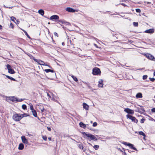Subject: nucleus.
Here are the masks:
<instances>
[{"label": "nucleus", "mask_w": 155, "mask_h": 155, "mask_svg": "<svg viewBox=\"0 0 155 155\" xmlns=\"http://www.w3.org/2000/svg\"><path fill=\"white\" fill-rule=\"evenodd\" d=\"M121 5H122L124 6H126V5H125V4H124V3H122L121 4Z\"/></svg>", "instance_id": "54"}, {"label": "nucleus", "mask_w": 155, "mask_h": 155, "mask_svg": "<svg viewBox=\"0 0 155 155\" xmlns=\"http://www.w3.org/2000/svg\"><path fill=\"white\" fill-rule=\"evenodd\" d=\"M119 150H120V151H121V152H123L122 150L120 148H119Z\"/></svg>", "instance_id": "63"}, {"label": "nucleus", "mask_w": 155, "mask_h": 155, "mask_svg": "<svg viewBox=\"0 0 155 155\" xmlns=\"http://www.w3.org/2000/svg\"><path fill=\"white\" fill-rule=\"evenodd\" d=\"M48 66L49 67V68H52V67L50 66H49L48 65V66Z\"/></svg>", "instance_id": "56"}, {"label": "nucleus", "mask_w": 155, "mask_h": 155, "mask_svg": "<svg viewBox=\"0 0 155 155\" xmlns=\"http://www.w3.org/2000/svg\"><path fill=\"white\" fill-rule=\"evenodd\" d=\"M38 13L41 15L43 16L44 14V11L42 9H40L38 11Z\"/></svg>", "instance_id": "20"}, {"label": "nucleus", "mask_w": 155, "mask_h": 155, "mask_svg": "<svg viewBox=\"0 0 155 155\" xmlns=\"http://www.w3.org/2000/svg\"><path fill=\"white\" fill-rule=\"evenodd\" d=\"M33 59L35 61H36V62H38V60L37 59H35V58H34Z\"/></svg>", "instance_id": "51"}, {"label": "nucleus", "mask_w": 155, "mask_h": 155, "mask_svg": "<svg viewBox=\"0 0 155 155\" xmlns=\"http://www.w3.org/2000/svg\"><path fill=\"white\" fill-rule=\"evenodd\" d=\"M38 64L40 65H42L44 66H48V64H45L44 62L41 60H39L38 62Z\"/></svg>", "instance_id": "13"}, {"label": "nucleus", "mask_w": 155, "mask_h": 155, "mask_svg": "<svg viewBox=\"0 0 155 155\" xmlns=\"http://www.w3.org/2000/svg\"><path fill=\"white\" fill-rule=\"evenodd\" d=\"M145 137H143V139L145 140Z\"/></svg>", "instance_id": "62"}, {"label": "nucleus", "mask_w": 155, "mask_h": 155, "mask_svg": "<svg viewBox=\"0 0 155 155\" xmlns=\"http://www.w3.org/2000/svg\"><path fill=\"white\" fill-rule=\"evenodd\" d=\"M6 77L8 79L11 80H12V81H16V80H15V79L14 78H13L12 77H10L9 76H8V75H6Z\"/></svg>", "instance_id": "25"}, {"label": "nucleus", "mask_w": 155, "mask_h": 155, "mask_svg": "<svg viewBox=\"0 0 155 155\" xmlns=\"http://www.w3.org/2000/svg\"><path fill=\"white\" fill-rule=\"evenodd\" d=\"M26 114H21V116H23L24 117H26Z\"/></svg>", "instance_id": "49"}, {"label": "nucleus", "mask_w": 155, "mask_h": 155, "mask_svg": "<svg viewBox=\"0 0 155 155\" xmlns=\"http://www.w3.org/2000/svg\"><path fill=\"white\" fill-rule=\"evenodd\" d=\"M146 3L147 4H150L151 3L150 2H145L144 3Z\"/></svg>", "instance_id": "50"}, {"label": "nucleus", "mask_w": 155, "mask_h": 155, "mask_svg": "<svg viewBox=\"0 0 155 155\" xmlns=\"http://www.w3.org/2000/svg\"><path fill=\"white\" fill-rule=\"evenodd\" d=\"M41 106H41V105H40V106L39 109H40V110H41V108H42V107H41Z\"/></svg>", "instance_id": "59"}, {"label": "nucleus", "mask_w": 155, "mask_h": 155, "mask_svg": "<svg viewBox=\"0 0 155 155\" xmlns=\"http://www.w3.org/2000/svg\"><path fill=\"white\" fill-rule=\"evenodd\" d=\"M145 32L148 33H153L154 32V29H150L147 30L145 31Z\"/></svg>", "instance_id": "14"}, {"label": "nucleus", "mask_w": 155, "mask_h": 155, "mask_svg": "<svg viewBox=\"0 0 155 155\" xmlns=\"http://www.w3.org/2000/svg\"><path fill=\"white\" fill-rule=\"evenodd\" d=\"M8 72L9 73L11 74H14L15 73V71L12 69L8 70Z\"/></svg>", "instance_id": "23"}, {"label": "nucleus", "mask_w": 155, "mask_h": 155, "mask_svg": "<svg viewBox=\"0 0 155 155\" xmlns=\"http://www.w3.org/2000/svg\"><path fill=\"white\" fill-rule=\"evenodd\" d=\"M58 21L61 22V23H63V22H64V21L62 20H58Z\"/></svg>", "instance_id": "48"}, {"label": "nucleus", "mask_w": 155, "mask_h": 155, "mask_svg": "<svg viewBox=\"0 0 155 155\" xmlns=\"http://www.w3.org/2000/svg\"><path fill=\"white\" fill-rule=\"evenodd\" d=\"M29 56L31 59H33L34 58V57L31 54H30L29 55Z\"/></svg>", "instance_id": "46"}, {"label": "nucleus", "mask_w": 155, "mask_h": 155, "mask_svg": "<svg viewBox=\"0 0 155 155\" xmlns=\"http://www.w3.org/2000/svg\"><path fill=\"white\" fill-rule=\"evenodd\" d=\"M79 125L81 127L84 128L86 127V125L84 124L83 122H81L79 123Z\"/></svg>", "instance_id": "17"}, {"label": "nucleus", "mask_w": 155, "mask_h": 155, "mask_svg": "<svg viewBox=\"0 0 155 155\" xmlns=\"http://www.w3.org/2000/svg\"><path fill=\"white\" fill-rule=\"evenodd\" d=\"M149 79L151 81L153 82L155 80V79L154 78H150Z\"/></svg>", "instance_id": "37"}, {"label": "nucleus", "mask_w": 155, "mask_h": 155, "mask_svg": "<svg viewBox=\"0 0 155 155\" xmlns=\"http://www.w3.org/2000/svg\"><path fill=\"white\" fill-rule=\"evenodd\" d=\"M2 28V26L1 25H0V29Z\"/></svg>", "instance_id": "58"}, {"label": "nucleus", "mask_w": 155, "mask_h": 155, "mask_svg": "<svg viewBox=\"0 0 155 155\" xmlns=\"http://www.w3.org/2000/svg\"><path fill=\"white\" fill-rule=\"evenodd\" d=\"M30 109L32 111H33V110H35L34 109L33 107L32 104H31L30 105Z\"/></svg>", "instance_id": "34"}, {"label": "nucleus", "mask_w": 155, "mask_h": 155, "mask_svg": "<svg viewBox=\"0 0 155 155\" xmlns=\"http://www.w3.org/2000/svg\"><path fill=\"white\" fill-rule=\"evenodd\" d=\"M32 112L33 115L34 117H37V113L36 111L35 110H33V111H32Z\"/></svg>", "instance_id": "22"}, {"label": "nucleus", "mask_w": 155, "mask_h": 155, "mask_svg": "<svg viewBox=\"0 0 155 155\" xmlns=\"http://www.w3.org/2000/svg\"><path fill=\"white\" fill-rule=\"evenodd\" d=\"M47 129L49 131L51 130V128L50 127H47Z\"/></svg>", "instance_id": "52"}, {"label": "nucleus", "mask_w": 155, "mask_h": 155, "mask_svg": "<svg viewBox=\"0 0 155 155\" xmlns=\"http://www.w3.org/2000/svg\"><path fill=\"white\" fill-rule=\"evenodd\" d=\"M126 116L127 118L131 120L132 122L136 123H137L138 122L137 120L135 117L129 114L127 115Z\"/></svg>", "instance_id": "4"}, {"label": "nucleus", "mask_w": 155, "mask_h": 155, "mask_svg": "<svg viewBox=\"0 0 155 155\" xmlns=\"http://www.w3.org/2000/svg\"><path fill=\"white\" fill-rule=\"evenodd\" d=\"M133 25L134 26L137 27L138 25V22H134L133 23Z\"/></svg>", "instance_id": "32"}, {"label": "nucleus", "mask_w": 155, "mask_h": 155, "mask_svg": "<svg viewBox=\"0 0 155 155\" xmlns=\"http://www.w3.org/2000/svg\"><path fill=\"white\" fill-rule=\"evenodd\" d=\"M83 108H84L86 110H88L89 106L85 103H83Z\"/></svg>", "instance_id": "15"}, {"label": "nucleus", "mask_w": 155, "mask_h": 155, "mask_svg": "<svg viewBox=\"0 0 155 155\" xmlns=\"http://www.w3.org/2000/svg\"><path fill=\"white\" fill-rule=\"evenodd\" d=\"M21 139L22 142L23 143L27 144H28V140L24 136H22L21 137Z\"/></svg>", "instance_id": "7"}, {"label": "nucleus", "mask_w": 155, "mask_h": 155, "mask_svg": "<svg viewBox=\"0 0 155 155\" xmlns=\"http://www.w3.org/2000/svg\"><path fill=\"white\" fill-rule=\"evenodd\" d=\"M103 80H100L98 81V87H103L104 84H103Z\"/></svg>", "instance_id": "12"}, {"label": "nucleus", "mask_w": 155, "mask_h": 155, "mask_svg": "<svg viewBox=\"0 0 155 155\" xmlns=\"http://www.w3.org/2000/svg\"><path fill=\"white\" fill-rule=\"evenodd\" d=\"M6 66L8 71L12 69L11 66L8 64H7Z\"/></svg>", "instance_id": "26"}, {"label": "nucleus", "mask_w": 155, "mask_h": 155, "mask_svg": "<svg viewBox=\"0 0 155 155\" xmlns=\"http://www.w3.org/2000/svg\"><path fill=\"white\" fill-rule=\"evenodd\" d=\"M147 78V75H144L143 77V80H145V79H146Z\"/></svg>", "instance_id": "35"}, {"label": "nucleus", "mask_w": 155, "mask_h": 155, "mask_svg": "<svg viewBox=\"0 0 155 155\" xmlns=\"http://www.w3.org/2000/svg\"><path fill=\"white\" fill-rule=\"evenodd\" d=\"M21 115V114H14L12 117L13 119L16 121H19L23 117Z\"/></svg>", "instance_id": "3"}, {"label": "nucleus", "mask_w": 155, "mask_h": 155, "mask_svg": "<svg viewBox=\"0 0 155 155\" xmlns=\"http://www.w3.org/2000/svg\"><path fill=\"white\" fill-rule=\"evenodd\" d=\"M145 120L143 119H142L141 120V121H140V123H143L144 122V121Z\"/></svg>", "instance_id": "44"}, {"label": "nucleus", "mask_w": 155, "mask_h": 155, "mask_svg": "<svg viewBox=\"0 0 155 155\" xmlns=\"http://www.w3.org/2000/svg\"><path fill=\"white\" fill-rule=\"evenodd\" d=\"M136 12L138 13L140 12L141 11L140 9L138 8L136 9Z\"/></svg>", "instance_id": "39"}, {"label": "nucleus", "mask_w": 155, "mask_h": 155, "mask_svg": "<svg viewBox=\"0 0 155 155\" xmlns=\"http://www.w3.org/2000/svg\"><path fill=\"white\" fill-rule=\"evenodd\" d=\"M59 18V16L56 15H53L50 17V19L52 20H58Z\"/></svg>", "instance_id": "11"}, {"label": "nucleus", "mask_w": 155, "mask_h": 155, "mask_svg": "<svg viewBox=\"0 0 155 155\" xmlns=\"http://www.w3.org/2000/svg\"><path fill=\"white\" fill-rule=\"evenodd\" d=\"M124 154L125 155H127L126 153L125 152H124Z\"/></svg>", "instance_id": "61"}, {"label": "nucleus", "mask_w": 155, "mask_h": 155, "mask_svg": "<svg viewBox=\"0 0 155 155\" xmlns=\"http://www.w3.org/2000/svg\"><path fill=\"white\" fill-rule=\"evenodd\" d=\"M142 97V94L140 93H137L136 96V97L137 98H141Z\"/></svg>", "instance_id": "19"}, {"label": "nucleus", "mask_w": 155, "mask_h": 155, "mask_svg": "<svg viewBox=\"0 0 155 155\" xmlns=\"http://www.w3.org/2000/svg\"><path fill=\"white\" fill-rule=\"evenodd\" d=\"M8 100H10L12 102H15L17 101V98L15 97H8Z\"/></svg>", "instance_id": "10"}, {"label": "nucleus", "mask_w": 155, "mask_h": 155, "mask_svg": "<svg viewBox=\"0 0 155 155\" xmlns=\"http://www.w3.org/2000/svg\"><path fill=\"white\" fill-rule=\"evenodd\" d=\"M92 74L95 75H100L101 74L100 69L97 67L94 68L92 70Z\"/></svg>", "instance_id": "2"}, {"label": "nucleus", "mask_w": 155, "mask_h": 155, "mask_svg": "<svg viewBox=\"0 0 155 155\" xmlns=\"http://www.w3.org/2000/svg\"><path fill=\"white\" fill-rule=\"evenodd\" d=\"M48 139L49 140H50V141L51 140V137L48 138Z\"/></svg>", "instance_id": "55"}, {"label": "nucleus", "mask_w": 155, "mask_h": 155, "mask_svg": "<svg viewBox=\"0 0 155 155\" xmlns=\"http://www.w3.org/2000/svg\"><path fill=\"white\" fill-rule=\"evenodd\" d=\"M24 100L22 99H21L19 100H18L17 99V102H21L23 101Z\"/></svg>", "instance_id": "45"}, {"label": "nucleus", "mask_w": 155, "mask_h": 155, "mask_svg": "<svg viewBox=\"0 0 155 155\" xmlns=\"http://www.w3.org/2000/svg\"><path fill=\"white\" fill-rule=\"evenodd\" d=\"M43 139L45 140H46L47 139V137L45 136H43L42 137Z\"/></svg>", "instance_id": "36"}, {"label": "nucleus", "mask_w": 155, "mask_h": 155, "mask_svg": "<svg viewBox=\"0 0 155 155\" xmlns=\"http://www.w3.org/2000/svg\"><path fill=\"white\" fill-rule=\"evenodd\" d=\"M78 146L79 147V148L81 149H83L84 148L82 144H79Z\"/></svg>", "instance_id": "30"}, {"label": "nucleus", "mask_w": 155, "mask_h": 155, "mask_svg": "<svg viewBox=\"0 0 155 155\" xmlns=\"http://www.w3.org/2000/svg\"><path fill=\"white\" fill-rule=\"evenodd\" d=\"M10 26L12 28H13V27H14L13 25V24L12 23H10Z\"/></svg>", "instance_id": "43"}, {"label": "nucleus", "mask_w": 155, "mask_h": 155, "mask_svg": "<svg viewBox=\"0 0 155 155\" xmlns=\"http://www.w3.org/2000/svg\"><path fill=\"white\" fill-rule=\"evenodd\" d=\"M139 134L140 135H142L143 137H145L146 136L145 134L143 131H139Z\"/></svg>", "instance_id": "24"}, {"label": "nucleus", "mask_w": 155, "mask_h": 155, "mask_svg": "<svg viewBox=\"0 0 155 155\" xmlns=\"http://www.w3.org/2000/svg\"><path fill=\"white\" fill-rule=\"evenodd\" d=\"M54 34L55 36H57V37H58V35L57 32H54Z\"/></svg>", "instance_id": "41"}, {"label": "nucleus", "mask_w": 155, "mask_h": 155, "mask_svg": "<svg viewBox=\"0 0 155 155\" xmlns=\"http://www.w3.org/2000/svg\"><path fill=\"white\" fill-rule=\"evenodd\" d=\"M124 111L129 114H134V111L128 108H127L124 109Z\"/></svg>", "instance_id": "6"}, {"label": "nucleus", "mask_w": 155, "mask_h": 155, "mask_svg": "<svg viewBox=\"0 0 155 155\" xmlns=\"http://www.w3.org/2000/svg\"><path fill=\"white\" fill-rule=\"evenodd\" d=\"M73 80L76 82H77L78 81L77 78L75 76H72Z\"/></svg>", "instance_id": "29"}, {"label": "nucleus", "mask_w": 155, "mask_h": 155, "mask_svg": "<svg viewBox=\"0 0 155 155\" xmlns=\"http://www.w3.org/2000/svg\"><path fill=\"white\" fill-rule=\"evenodd\" d=\"M44 71H45L46 73H48L49 72H51L52 73H53L54 72V71L53 70H51L50 69H45Z\"/></svg>", "instance_id": "21"}, {"label": "nucleus", "mask_w": 155, "mask_h": 155, "mask_svg": "<svg viewBox=\"0 0 155 155\" xmlns=\"http://www.w3.org/2000/svg\"><path fill=\"white\" fill-rule=\"evenodd\" d=\"M24 148V146L23 144L21 143L19 144L18 148V149L19 150H22Z\"/></svg>", "instance_id": "16"}, {"label": "nucleus", "mask_w": 155, "mask_h": 155, "mask_svg": "<svg viewBox=\"0 0 155 155\" xmlns=\"http://www.w3.org/2000/svg\"><path fill=\"white\" fill-rule=\"evenodd\" d=\"M146 57L150 60L154 61V57L150 54H147L146 55Z\"/></svg>", "instance_id": "9"}, {"label": "nucleus", "mask_w": 155, "mask_h": 155, "mask_svg": "<svg viewBox=\"0 0 155 155\" xmlns=\"http://www.w3.org/2000/svg\"><path fill=\"white\" fill-rule=\"evenodd\" d=\"M141 110H142L143 111H145V110H144L143 108H141Z\"/></svg>", "instance_id": "57"}, {"label": "nucleus", "mask_w": 155, "mask_h": 155, "mask_svg": "<svg viewBox=\"0 0 155 155\" xmlns=\"http://www.w3.org/2000/svg\"><path fill=\"white\" fill-rule=\"evenodd\" d=\"M66 10L70 12H76V10L70 7H67L66 8Z\"/></svg>", "instance_id": "8"}, {"label": "nucleus", "mask_w": 155, "mask_h": 155, "mask_svg": "<svg viewBox=\"0 0 155 155\" xmlns=\"http://www.w3.org/2000/svg\"><path fill=\"white\" fill-rule=\"evenodd\" d=\"M124 144L125 145H127L128 146H129L130 148L135 150H137V149L136 148L134 147L133 146V145L131 143H128L126 142H125L124 143Z\"/></svg>", "instance_id": "5"}, {"label": "nucleus", "mask_w": 155, "mask_h": 155, "mask_svg": "<svg viewBox=\"0 0 155 155\" xmlns=\"http://www.w3.org/2000/svg\"><path fill=\"white\" fill-rule=\"evenodd\" d=\"M12 21H13L15 22V21L16 20V18L15 17H14L13 16L11 17H10Z\"/></svg>", "instance_id": "33"}, {"label": "nucleus", "mask_w": 155, "mask_h": 155, "mask_svg": "<svg viewBox=\"0 0 155 155\" xmlns=\"http://www.w3.org/2000/svg\"><path fill=\"white\" fill-rule=\"evenodd\" d=\"M22 107L24 110H26L27 108L25 104H23L22 106Z\"/></svg>", "instance_id": "31"}, {"label": "nucleus", "mask_w": 155, "mask_h": 155, "mask_svg": "<svg viewBox=\"0 0 155 155\" xmlns=\"http://www.w3.org/2000/svg\"><path fill=\"white\" fill-rule=\"evenodd\" d=\"M151 111L152 112H155V107L152 109Z\"/></svg>", "instance_id": "42"}, {"label": "nucleus", "mask_w": 155, "mask_h": 155, "mask_svg": "<svg viewBox=\"0 0 155 155\" xmlns=\"http://www.w3.org/2000/svg\"><path fill=\"white\" fill-rule=\"evenodd\" d=\"M93 147H94V148L95 149V150H97L99 147V146L98 145H94Z\"/></svg>", "instance_id": "27"}, {"label": "nucleus", "mask_w": 155, "mask_h": 155, "mask_svg": "<svg viewBox=\"0 0 155 155\" xmlns=\"http://www.w3.org/2000/svg\"><path fill=\"white\" fill-rule=\"evenodd\" d=\"M153 75H154V76H155V72H154V73H153Z\"/></svg>", "instance_id": "64"}, {"label": "nucleus", "mask_w": 155, "mask_h": 155, "mask_svg": "<svg viewBox=\"0 0 155 155\" xmlns=\"http://www.w3.org/2000/svg\"><path fill=\"white\" fill-rule=\"evenodd\" d=\"M82 134L83 135L84 137L86 139H88L89 140H93L94 141L97 140V138L94 135L90 134H87L85 132H83Z\"/></svg>", "instance_id": "1"}, {"label": "nucleus", "mask_w": 155, "mask_h": 155, "mask_svg": "<svg viewBox=\"0 0 155 155\" xmlns=\"http://www.w3.org/2000/svg\"><path fill=\"white\" fill-rule=\"evenodd\" d=\"M97 124L96 122H94L93 123V127H96L97 126Z\"/></svg>", "instance_id": "38"}, {"label": "nucleus", "mask_w": 155, "mask_h": 155, "mask_svg": "<svg viewBox=\"0 0 155 155\" xmlns=\"http://www.w3.org/2000/svg\"><path fill=\"white\" fill-rule=\"evenodd\" d=\"M41 107H42V108L41 109V112L42 113L43 112H44V110H45V109L44 108L43 106H41Z\"/></svg>", "instance_id": "40"}, {"label": "nucleus", "mask_w": 155, "mask_h": 155, "mask_svg": "<svg viewBox=\"0 0 155 155\" xmlns=\"http://www.w3.org/2000/svg\"><path fill=\"white\" fill-rule=\"evenodd\" d=\"M47 94L48 97H49L50 98H51V96L50 95V94L47 93Z\"/></svg>", "instance_id": "47"}, {"label": "nucleus", "mask_w": 155, "mask_h": 155, "mask_svg": "<svg viewBox=\"0 0 155 155\" xmlns=\"http://www.w3.org/2000/svg\"><path fill=\"white\" fill-rule=\"evenodd\" d=\"M52 94V98H51V99L54 101L58 103V102L57 100V98L56 97L54 96V95H53V94Z\"/></svg>", "instance_id": "18"}, {"label": "nucleus", "mask_w": 155, "mask_h": 155, "mask_svg": "<svg viewBox=\"0 0 155 155\" xmlns=\"http://www.w3.org/2000/svg\"><path fill=\"white\" fill-rule=\"evenodd\" d=\"M62 45H64V42H62Z\"/></svg>", "instance_id": "60"}, {"label": "nucleus", "mask_w": 155, "mask_h": 155, "mask_svg": "<svg viewBox=\"0 0 155 155\" xmlns=\"http://www.w3.org/2000/svg\"><path fill=\"white\" fill-rule=\"evenodd\" d=\"M23 31L24 32L25 35L27 36V37L29 38H30V37L29 36V35L28 34L27 32L25 31V30H23Z\"/></svg>", "instance_id": "28"}, {"label": "nucleus", "mask_w": 155, "mask_h": 155, "mask_svg": "<svg viewBox=\"0 0 155 155\" xmlns=\"http://www.w3.org/2000/svg\"><path fill=\"white\" fill-rule=\"evenodd\" d=\"M94 45L97 48H98L97 45L95 44H94Z\"/></svg>", "instance_id": "53"}]
</instances>
